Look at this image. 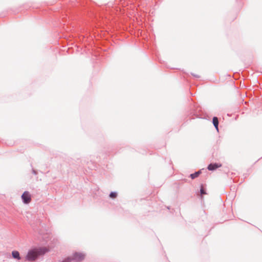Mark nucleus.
<instances>
[{
    "label": "nucleus",
    "instance_id": "obj_1",
    "mask_svg": "<svg viewBox=\"0 0 262 262\" xmlns=\"http://www.w3.org/2000/svg\"><path fill=\"white\" fill-rule=\"evenodd\" d=\"M48 251V249L45 247L31 249L28 251L25 259L29 261H35L39 256L43 255Z\"/></svg>",
    "mask_w": 262,
    "mask_h": 262
},
{
    "label": "nucleus",
    "instance_id": "obj_2",
    "mask_svg": "<svg viewBox=\"0 0 262 262\" xmlns=\"http://www.w3.org/2000/svg\"><path fill=\"white\" fill-rule=\"evenodd\" d=\"M84 257L85 255L82 253L75 252L72 257H68L62 262H80L84 258Z\"/></svg>",
    "mask_w": 262,
    "mask_h": 262
},
{
    "label": "nucleus",
    "instance_id": "obj_3",
    "mask_svg": "<svg viewBox=\"0 0 262 262\" xmlns=\"http://www.w3.org/2000/svg\"><path fill=\"white\" fill-rule=\"evenodd\" d=\"M21 199L25 204H29L31 201V197L28 191H25L21 195Z\"/></svg>",
    "mask_w": 262,
    "mask_h": 262
},
{
    "label": "nucleus",
    "instance_id": "obj_4",
    "mask_svg": "<svg viewBox=\"0 0 262 262\" xmlns=\"http://www.w3.org/2000/svg\"><path fill=\"white\" fill-rule=\"evenodd\" d=\"M221 166V164H217V163L210 164L208 166V169L209 170H213L219 167H220Z\"/></svg>",
    "mask_w": 262,
    "mask_h": 262
},
{
    "label": "nucleus",
    "instance_id": "obj_5",
    "mask_svg": "<svg viewBox=\"0 0 262 262\" xmlns=\"http://www.w3.org/2000/svg\"><path fill=\"white\" fill-rule=\"evenodd\" d=\"M12 257L15 259L19 260L21 258L20 255H19V253L17 251H12Z\"/></svg>",
    "mask_w": 262,
    "mask_h": 262
},
{
    "label": "nucleus",
    "instance_id": "obj_6",
    "mask_svg": "<svg viewBox=\"0 0 262 262\" xmlns=\"http://www.w3.org/2000/svg\"><path fill=\"white\" fill-rule=\"evenodd\" d=\"M212 122L217 130H218L219 120L216 117L213 118Z\"/></svg>",
    "mask_w": 262,
    "mask_h": 262
},
{
    "label": "nucleus",
    "instance_id": "obj_7",
    "mask_svg": "<svg viewBox=\"0 0 262 262\" xmlns=\"http://www.w3.org/2000/svg\"><path fill=\"white\" fill-rule=\"evenodd\" d=\"M201 173V171H198L197 172H194V173L190 174V177L192 179H194L196 178H197L200 174Z\"/></svg>",
    "mask_w": 262,
    "mask_h": 262
},
{
    "label": "nucleus",
    "instance_id": "obj_8",
    "mask_svg": "<svg viewBox=\"0 0 262 262\" xmlns=\"http://www.w3.org/2000/svg\"><path fill=\"white\" fill-rule=\"evenodd\" d=\"M110 196L112 198H115L117 196V193L115 192H112L110 194Z\"/></svg>",
    "mask_w": 262,
    "mask_h": 262
},
{
    "label": "nucleus",
    "instance_id": "obj_9",
    "mask_svg": "<svg viewBox=\"0 0 262 262\" xmlns=\"http://www.w3.org/2000/svg\"><path fill=\"white\" fill-rule=\"evenodd\" d=\"M200 193H201V194L202 195H204V194H205L206 193V192H205V190L204 189V188H203L202 186L201 187V190H200Z\"/></svg>",
    "mask_w": 262,
    "mask_h": 262
},
{
    "label": "nucleus",
    "instance_id": "obj_10",
    "mask_svg": "<svg viewBox=\"0 0 262 262\" xmlns=\"http://www.w3.org/2000/svg\"><path fill=\"white\" fill-rule=\"evenodd\" d=\"M33 172L35 174H36L37 172H36V171L35 170H33Z\"/></svg>",
    "mask_w": 262,
    "mask_h": 262
}]
</instances>
